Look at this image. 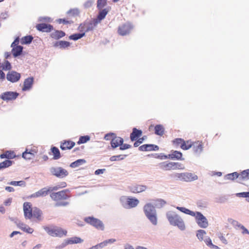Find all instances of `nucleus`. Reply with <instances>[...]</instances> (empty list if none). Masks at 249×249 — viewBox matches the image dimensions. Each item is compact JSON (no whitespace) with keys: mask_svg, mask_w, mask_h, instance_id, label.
<instances>
[{"mask_svg":"<svg viewBox=\"0 0 249 249\" xmlns=\"http://www.w3.org/2000/svg\"><path fill=\"white\" fill-rule=\"evenodd\" d=\"M70 43L68 41H60L57 42L55 44L54 46L57 47L59 46L61 48H65L70 46Z\"/></svg>","mask_w":249,"mask_h":249,"instance_id":"35","label":"nucleus"},{"mask_svg":"<svg viewBox=\"0 0 249 249\" xmlns=\"http://www.w3.org/2000/svg\"><path fill=\"white\" fill-rule=\"evenodd\" d=\"M75 144V142L72 141H64L61 142L60 147L62 150H70L74 146Z\"/></svg>","mask_w":249,"mask_h":249,"instance_id":"17","label":"nucleus"},{"mask_svg":"<svg viewBox=\"0 0 249 249\" xmlns=\"http://www.w3.org/2000/svg\"><path fill=\"white\" fill-rule=\"evenodd\" d=\"M249 179V169L243 171L239 174V182Z\"/></svg>","mask_w":249,"mask_h":249,"instance_id":"27","label":"nucleus"},{"mask_svg":"<svg viewBox=\"0 0 249 249\" xmlns=\"http://www.w3.org/2000/svg\"><path fill=\"white\" fill-rule=\"evenodd\" d=\"M66 186V182H63L61 185H57L53 187H50L48 188H43L39 190L38 191L31 195L32 197H38L45 196L48 195L49 192H52L53 191H56L59 189L65 187Z\"/></svg>","mask_w":249,"mask_h":249,"instance_id":"6","label":"nucleus"},{"mask_svg":"<svg viewBox=\"0 0 249 249\" xmlns=\"http://www.w3.org/2000/svg\"><path fill=\"white\" fill-rule=\"evenodd\" d=\"M114 134L113 133L107 134L105 136V139L106 140H109L114 137Z\"/></svg>","mask_w":249,"mask_h":249,"instance_id":"56","label":"nucleus"},{"mask_svg":"<svg viewBox=\"0 0 249 249\" xmlns=\"http://www.w3.org/2000/svg\"><path fill=\"white\" fill-rule=\"evenodd\" d=\"M164 132V129L162 125L158 124L155 126V133L156 135L162 136Z\"/></svg>","mask_w":249,"mask_h":249,"instance_id":"31","label":"nucleus"},{"mask_svg":"<svg viewBox=\"0 0 249 249\" xmlns=\"http://www.w3.org/2000/svg\"><path fill=\"white\" fill-rule=\"evenodd\" d=\"M248 192H242L236 194V196L240 197L247 198Z\"/></svg>","mask_w":249,"mask_h":249,"instance_id":"55","label":"nucleus"},{"mask_svg":"<svg viewBox=\"0 0 249 249\" xmlns=\"http://www.w3.org/2000/svg\"><path fill=\"white\" fill-rule=\"evenodd\" d=\"M34 82L33 77H29L26 79L23 83V87H22V90L26 91L29 90L32 87Z\"/></svg>","mask_w":249,"mask_h":249,"instance_id":"21","label":"nucleus"},{"mask_svg":"<svg viewBox=\"0 0 249 249\" xmlns=\"http://www.w3.org/2000/svg\"><path fill=\"white\" fill-rule=\"evenodd\" d=\"M52 199L55 202V207H65L69 204L66 200L70 197L68 191L62 190L55 193H52L50 194Z\"/></svg>","mask_w":249,"mask_h":249,"instance_id":"3","label":"nucleus"},{"mask_svg":"<svg viewBox=\"0 0 249 249\" xmlns=\"http://www.w3.org/2000/svg\"><path fill=\"white\" fill-rule=\"evenodd\" d=\"M51 37L55 39H58L65 36V33L62 31L56 30L52 33Z\"/></svg>","mask_w":249,"mask_h":249,"instance_id":"25","label":"nucleus"},{"mask_svg":"<svg viewBox=\"0 0 249 249\" xmlns=\"http://www.w3.org/2000/svg\"><path fill=\"white\" fill-rule=\"evenodd\" d=\"M33 39V37L31 36H25L21 38V43L22 44H29L32 42Z\"/></svg>","mask_w":249,"mask_h":249,"instance_id":"39","label":"nucleus"},{"mask_svg":"<svg viewBox=\"0 0 249 249\" xmlns=\"http://www.w3.org/2000/svg\"><path fill=\"white\" fill-rule=\"evenodd\" d=\"M204 242L205 243H206V244L209 246L210 248H212V246L213 245L212 242V240L211 239H210V238L208 237L207 238H206L205 240H204Z\"/></svg>","mask_w":249,"mask_h":249,"instance_id":"54","label":"nucleus"},{"mask_svg":"<svg viewBox=\"0 0 249 249\" xmlns=\"http://www.w3.org/2000/svg\"><path fill=\"white\" fill-rule=\"evenodd\" d=\"M5 190L9 192H12L15 191L14 188L10 186H6L5 187Z\"/></svg>","mask_w":249,"mask_h":249,"instance_id":"64","label":"nucleus"},{"mask_svg":"<svg viewBox=\"0 0 249 249\" xmlns=\"http://www.w3.org/2000/svg\"><path fill=\"white\" fill-rule=\"evenodd\" d=\"M83 240L81 238L75 236L67 239L66 240V244L67 245L78 244L81 243L83 242Z\"/></svg>","mask_w":249,"mask_h":249,"instance_id":"24","label":"nucleus"},{"mask_svg":"<svg viewBox=\"0 0 249 249\" xmlns=\"http://www.w3.org/2000/svg\"><path fill=\"white\" fill-rule=\"evenodd\" d=\"M131 28L129 24L124 23L119 26L118 33L121 36H125L130 33Z\"/></svg>","mask_w":249,"mask_h":249,"instance_id":"14","label":"nucleus"},{"mask_svg":"<svg viewBox=\"0 0 249 249\" xmlns=\"http://www.w3.org/2000/svg\"><path fill=\"white\" fill-rule=\"evenodd\" d=\"M176 178L181 181H192L197 179V176L191 173H177L175 175Z\"/></svg>","mask_w":249,"mask_h":249,"instance_id":"8","label":"nucleus"},{"mask_svg":"<svg viewBox=\"0 0 249 249\" xmlns=\"http://www.w3.org/2000/svg\"><path fill=\"white\" fill-rule=\"evenodd\" d=\"M85 162H86V160H83V159L78 160L72 162L70 166L72 168H75V167H77L80 166V165L83 164V163H85Z\"/></svg>","mask_w":249,"mask_h":249,"instance_id":"36","label":"nucleus"},{"mask_svg":"<svg viewBox=\"0 0 249 249\" xmlns=\"http://www.w3.org/2000/svg\"><path fill=\"white\" fill-rule=\"evenodd\" d=\"M51 172L53 175L60 178L65 177L68 174L67 171L61 167H52Z\"/></svg>","mask_w":249,"mask_h":249,"instance_id":"12","label":"nucleus"},{"mask_svg":"<svg viewBox=\"0 0 249 249\" xmlns=\"http://www.w3.org/2000/svg\"><path fill=\"white\" fill-rule=\"evenodd\" d=\"M16 157V155L14 151H6L4 153L0 155L1 159L6 158L8 159H14Z\"/></svg>","mask_w":249,"mask_h":249,"instance_id":"26","label":"nucleus"},{"mask_svg":"<svg viewBox=\"0 0 249 249\" xmlns=\"http://www.w3.org/2000/svg\"><path fill=\"white\" fill-rule=\"evenodd\" d=\"M107 3V0H98L97 7L98 9H101L104 7Z\"/></svg>","mask_w":249,"mask_h":249,"instance_id":"44","label":"nucleus"},{"mask_svg":"<svg viewBox=\"0 0 249 249\" xmlns=\"http://www.w3.org/2000/svg\"><path fill=\"white\" fill-rule=\"evenodd\" d=\"M19 43V39L18 38H17L12 43L11 47H16V46H18V44Z\"/></svg>","mask_w":249,"mask_h":249,"instance_id":"61","label":"nucleus"},{"mask_svg":"<svg viewBox=\"0 0 249 249\" xmlns=\"http://www.w3.org/2000/svg\"><path fill=\"white\" fill-rule=\"evenodd\" d=\"M140 135V130L134 128L133 131L130 134V139L132 141L136 140Z\"/></svg>","mask_w":249,"mask_h":249,"instance_id":"30","label":"nucleus"},{"mask_svg":"<svg viewBox=\"0 0 249 249\" xmlns=\"http://www.w3.org/2000/svg\"><path fill=\"white\" fill-rule=\"evenodd\" d=\"M124 159V157L122 155H117V156H113L110 157V160L111 161L119 160H123Z\"/></svg>","mask_w":249,"mask_h":249,"instance_id":"48","label":"nucleus"},{"mask_svg":"<svg viewBox=\"0 0 249 249\" xmlns=\"http://www.w3.org/2000/svg\"><path fill=\"white\" fill-rule=\"evenodd\" d=\"M13 161L9 160H5L0 163V170L10 167L12 165Z\"/></svg>","mask_w":249,"mask_h":249,"instance_id":"33","label":"nucleus"},{"mask_svg":"<svg viewBox=\"0 0 249 249\" xmlns=\"http://www.w3.org/2000/svg\"><path fill=\"white\" fill-rule=\"evenodd\" d=\"M12 201V198H9L5 200L4 204L5 206H9L11 204Z\"/></svg>","mask_w":249,"mask_h":249,"instance_id":"59","label":"nucleus"},{"mask_svg":"<svg viewBox=\"0 0 249 249\" xmlns=\"http://www.w3.org/2000/svg\"><path fill=\"white\" fill-rule=\"evenodd\" d=\"M84 36H85V33H82L81 32V33L74 34L71 35L69 36V38L71 40H77L79 39H80Z\"/></svg>","mask_w":249,"mask_h":249,"instance_id":"38","label":"nucleus"},{"mask_svg":"<svg viewBox=\"0 0 249 249\" xmlns=\"http://www.w3.org/2000/svg\"><path fill=\"white\" fill-rule=\"evenodd\" d=\"M2 67V69L5 71L10 70L12 68L11 64L8 61H5Z\"/></svg>","mask_w":249,"mask_h":249,"instance_id":"47","label":"nucleus"},{"mask_svg":"<svg viewBox=\"0 0 249 249\" xmlns=\"http://www.w3.org/2000/svg\"><path fill=\"white\" fill-rule=\"evenodd\" d=\"M5 77V73L0 70V81H3Z\"/></svg>","mask_w":249,"mask_h":249,"instance_id":"62","label":"nucleus"},{"mask_svg":"<svg viewBox=\"0 0 249 249\" xmlns=\"http://www.w3.org/2000/svg\"><path fill=\"white\" fill-rule=\"evenodd\" d=\"M90 140L89 136L87 135V136H81L79 138V141L77 142V143L78 144H80L82 143H84L88 142Z\"/></svg>","mask_w":249,"mask_h":249,"instance_id":"42","label":"nucleus"},{"mask_svg":"<svg viewBox=\"0 0 249 249\" xmlns=\"http://www.w3.org/2000/svg\"><path fill=\"white\" fill-rule=\"evenodd\" d=\"M57 22L59 23H63V24H71L72 23V21L71 20H68L66 19H63V18H59L57 20Z\"/></svg>","mask_w":249,"mask_h":249,"instance_id":"50","label":"nucleus"},{"mask_svg":"<svg viewBox=\"0 0 249 249\" xmlns=\"http://www.w3.org/2000/svg\"><path fill=\"white\" fill-rule=\"evenodd\" d=\"M37 30L43 32H50L53 30V26L51 24L46 23H40L36 25Z\"/></svg>","mask_w":249,"mask_h":249,"instance_id":"16","label":"nucleus"},{"mask_svg":"<svg viewBox=\"0 0 249 249\" xmlns=\"http://www.w3.org/2000/svg\"><path fill=\"white\" fill-rule=\"evenodd\" d=\"M96 25L97 24L95 21L84 22L80 24L78 27V30L80 32L85 34L86 32L92 30Z\"/></svg>","mask_w":249,"mask_h":249,"instance_id":"10","label":"nucleus"},{"mask_svg":"<svg viewBox=\"0 0 249 249\" xmlns=\"http://www.w3.org/2000/svg\"><path fill=\"white\" fill-rule=\"evenodd\" d=\"M169 158L172 160H184L182 158V154L181 152L178 151H173L172 153L168 155V156H165V159Z\"/></svg>","mask_w":249,"mask_h":249,"instance_id":"18","label":"nucleus"},{"mask_svg":"<svg viewBox=\"0 0 249 249\" xmlns=\"http://www.w3.org/2000/svg\"><path fill=\"white\" fill-rule=\"evenodd\" d=\"M43 229L49 235L52 236L62 237L66 236L67 234V231L59 227L45 226Z\"/></svg>","mask_w":249,"mask_h":249,"instance_id":"5","label":"nucleus"},{"mask_svg":"<svg viewBox=\"0 0 249 249\" xmlns=\"http://www.w3.org/2000/svg\"><path fill=\"white\" fill-rule=\"evenodd\" d=\"M139 201V200L133 198H127V204L129 208L134 207L137 206Z\"/></svg>","mask_w":249,"mask_h":249,"instance_id":"29","label":"nucleus"},{"mask_svg":"<svg viewBox=\"0 0 249 249\" xmlns=\"http://www.w3.org/2000/svg\"><path fill=\"white\" fill-rule=\"evenodd\" d=\"M185 167L181 163L173 162V170H183Z\"/></svg>","mask_w":249,"mask_h":249,"instance_id":"41","label":"nucleus"},{"mask_svg":"<svg viewBox=\"0 0 249 249\" xmlns=\"http://www.w3.org/2000/svg\"><path fill=\"white\" fill-rule=\"evenodd\" d=\"M52 152L53 155V159L54 160H58L60 158L61 155L60 151L58 148L56 147H53L51 148Z\"/></svg>","mask_w":249,"mask_h":249,"instance_id":"32","label":"nucleus"},{"mask_svg":"<svg viewBox=\"0 0 249 249\" xmlns=\"http://www.w3.org/2000/svg\"><path fill=\"white\" fill-rule=\"evenodd\" d=\"M159 167L164 171L173 170V162L164 161L159 164Z\"/></svg>","mask_w":249,"mask_h":249,"instance_id":"22","label":"nucleus"},{"mask_svg":"<svg viewBox=\"0 0 249 249\" xmlns=\"http://www.w3.org/2000/svg\"><path fill=\"white\" fill-rule=\"evenodd\" d=\"M105 246H106V245L105 244L104 242L103 241V242H101L98 244L94 246H93L91 248V249H99L104 247Z\"/></svg>","mask_w":249,"mask_h":249,"instance_id":"52","label":"nucleus"},{"mask_svg":"<svg viewBox=\"0 0 249 249\" xmlns=\"http://www.w3.org/2000/svg\"><path fill=\"white\" fill-rule=\"evenodd\" d=\"M237 226L239 227L242 230V233L243 234H249V231L243 226L240 224H238Z\"/></svg>","mask_w":249,"mask_h":249,"instance_id":"49","label":"nucleus"},{"mask_svg":"<svg viewBox=\"0 0 249 249\" xmlns=\"http://www.w3.org/2000/svg\"><path fill=\"white\" fill-rule=\"evenodd\" d=\"M166 217L171 225L177 226L180 230L185 229V225L183 219L176 212L169 211L166 213Z\"/></svg>","mask_w":249,"mask_h":249,"instance_id":"4","label":"nucleus"},{"mask_svg":"<svg viewBox=\"0 0 249 249\" xmlns=\"http://www.w3.org/2000/svg\"><path fill=\"white\" fill-rule=\"evenodd\" d=\"M85 221L87 223L93 226L97 229L103 231L104 230V225L103 222L98 219L93 217H88L85 218Z\"/></svg>","mask_w":249,"mask_h":249,"instance_id":"9","label":"nucleus"},{"mask_svg":"<svg viewBox=\"0 0 249 249\" xmlns=\"http://www.w3.org/2000/svg\"><path fill=\"white\" fill-rule=\"evenodd\" d=\"M193 142L190 141H186L184 142L183 144L181 145V148L184 150H186L192 147Z\"/></svg>","mask_w":249,"mask_h":249,"instance_id":"34","label":"nucleus"},{"mask_svg":"<svg viewBox=\"0 0 249 249\" xmlns=\"http://www.w3.org/2000/svg\"><path fill=\"white\" fill-rule=\"evenodd\" d=\"M123 142V139L121 137H113L111 141V145L113 148H116L119 146H121Z\"/></svg>","mask_w":249,"mask_h":249,"instance_id":"23","label":"nucleus"},{"mask_svg":"<svg viewBox=\"0 0 249 249\" xmlns=\"http://www.w3.org/2000/svg\"><path fill=\"white\" fill-rule=\"evenodd\" d=\"M227 179L233 180L235 178L238 179L239 182V174L237 172L229 174L226 176Z\"/></svg>","mask_w":249,"mask_h":249,"instance_id":"37","label":"nucleus"},{"mask_svg":"<svg viewBox=\"0 0 249 249\" xmlns=\"http://www.w3.org/2000/svg\"><path fill=\"white\" fill-rule=\"evenodd\" d=\"M130 147V146L128 144H122V145H121V147H120V149L121 150H124V149H128Z\"/></svg>","mask_w":249,"mask_h":249,"instance_id":"60","label":"nucleus"},{"mask_svg":"<svg viewBox=\"0 0 249 249\" xmlns=\"http://www.w3.org/2000/svg\"><path fill=\"white\" fill-rule=\"evenodd\" d=\"M206 234V232L205 231L199 230L197 231L196 236L200 240L202 241Z\"/></svg>","mask_w":249,"mask_h":249,"instance_id":"45","label":"nucleus"},{"mask_svg":"<svg viewBox=\"0 0 249 249\" xmlns=\"http://www.w3.org/2000/svg\"><path fill=\"white\" fill-rule=\"evenodd\" d=\"M8 184L13 186H25L26 185L25 182L22 180L18 181H12L8 183Z\"/></svg>","mask_w":249,"mask_h":249,"instance_id":"43","label":"nucleus"},{"mask_svg":"<svg viewBox=\"0 0 249 249\" xmlns=\"http://www.w3.org/2000/svg\"><path fill=\"white\" fill-rule=\"evenodd\" d=\"M130 190L132 192L134 193H139L140 192V188L139 186H131L130 187Z\"/></svg>","mask_w":249,"mask_h":249,"instance_id":"53","label":"nucleus"},{"mask_svg":"<svg viewBox=\"0 0 249 249\" xmlns=\"http://www.w3.org/2000/svg\"><path fill=\"white\" fill-rule=\"evenodd\" d=\"M34 156V153H29L28 150H26L22 154V157L26 160H31L33 158Z\"/></svg>","mask_w":249,"mask_h":249,"instance_id":"46","label":"nucleus"},{"mask_svg":"<svg viewBox=\"0 0 249 249\" xmlns=\"http://www.w3.org/2000/svg\"><path fill=\"white\" fill-rule=\"evenodd\" d=\"M184 142V140L182 139L177 138V139H175V140H174L172 142H173V144L175 146H176V147L180 146V147L181 148V145L183 144Z\"/></svg>","mask_w":249,"mask_h":249,"instance_id":"40","label":"nucleus"},{"mask_svg":"<svg viewBox=\"0 0 249 249\" xmlns=\"http://www.w3.org/2000/svg\"><path fill=\"white\" fill-rule=\"evenodd\" d=\"M116 241V240L114 239H110L108 240H106L104 241V243L106 246H107L108 244H112Z\"/></svg>","mask_w":249,"mask_h":249,"instance_id":"58","label":"nucleus"},{"mask_svg":"<svg viewBox=\"0 0 249 249\" xmlns=\"http://www.w3.org/2000/svg\"><path fill=\"white\" fill-rule=\"evenodd\" d=\"M23 210L25 219H33L37 221H41L43 219L42 211L36 207L32 208V204L30 202H24L23 205Z\"/></svg>","mask_w":249,"mask_h":249,"instance_id":"1","label":"nucleus"},{"mask_svg":"<svg viewBox=\"0 0 249 249\" xmlns=\"http://www.w3.org/2000/svg\"><path fill=\"white\" fill-rule=\"evenodd\" d=\"M22 49L23 47L21 46H17L16 47H13L12 53L15 57H17L21 54L22 51Z\"/></svg>","mask_w":249,"mask_h":249,"instance_id":"28","label":"nucleus"},{"mask_svg":"<svg viewBox=\"0 0 249 249\" xmlns=\"http://www.w3.org/2000/svg\"><path fill=\"white\" fill-rule=\"evenodd\" d=\"M144 211L146 216L151 223L154 225H157V219L154 207L151 204H148L144 206Z\"/></svg>","mask_w":249,"mask_h":249,"instance_id":"7","label":"nucleus"},{"mask_svg":"<svg viewBox=\"0 0 249 249\" xmlns=\"http://www.w3.org/2000/svg\"><path fill=\"white\" fill-rule=\"evenodd\" d=\"M219 238L220 240L224 244H227L228 242L227 240L226 239V238L223 236H221L219 237Z\"/></svg>","mask_w":249,"mask_h":249,"instance_id":"63","label":"nucleus"},{"mask_svg":"<svg viewBox=\"0 0 249 249\" xmlns=\"http://www.w3.org/2000/svg\"><path fill=\"white\" fill-rule=\"evenodd\" d=\"M99 12L97 16V18L96 19L95 22L97 24L100 22V21L104 19L110 10V8L107 7L104 9H99Z\"/></svg>","mask_w":249,"mask_h":249,"instance_id":"15","label":"nucleus"},{"mask_svg":"<svg viewBox=\"0 0 249 249\" xmlns=\"http://www.w3.org/2000/svg\"><path fill=\"white\" fill-rule=\"evenodd\" d=\"M22 231L28 233H32L34 232V229L33 228H30L27 225H25V229H23Z\"/></svg>","mask_w":249,"mask_h":249,"instance_id":"51","label":"nucleus"},{"mask_svg":"<svg viewBox=\"0 0 249 249\" xmlns=\"http://www.w3.org/2000/svg\"><path fill=\"white\" fill-rule=\"evenodd\" d=\"M19 94L17 92L6 91L2 93L0 95V98L3 101H9L16 99Z\"/></svg>","mask_w":249,"mask_h":249,"instance_id":"11","label":"nucleus"},{"mask_svg":"<svg viewBox=\"0 0 249 249\" xmlns=\"http://www.w3.org/2000/svg\"><path fill=\"white\" fill-rule=\"evenodd\" d=\"M192 147L193 152L195 153L196 154H200L203 150V143L200 141H197L194 142H193Z\"/></svg>","mask_w":249,"mask_h":249,"instance_id":"19","label":"nucleus"},{"mask_svg":"<svg viewBox=\"0 0 249 249\" xmlns=\"http://www.w3.org/2000/svg\"><path fill=\"white\" fill-rule=\"evenodd\" d=\"M20 74L16 71H10L6 75V78L11 82L15 83L18 82L20 78Z\"/></svg>","mask_w":249,"mask_h":249,"instance_id":"13","label":"nucleus"},{"mask_svg":"<svg viewBox=\"0 0 249 249\" xmlns=\"http://www.w3.org/2000/svg\"><path fill=\"white\" fill-rule=\"evenodd\" d=\"M176 208L180 212L195 217L197 225L202 228H206L208 225V221L207 218L199 212H194L185 207H177Z\"/></svg>","mask_w":249,"mask_h":249,"instance_id":"2","label":"nucleus"},{"mask_svg":"<svg viewBox=\"0 0 249 249\" xmlns=\"http://www.w3.org/2000/svg\"><path fill=\"white\" fill-rule=\"evenodd\" d=\"M26 225V224L21 222H19L17 224V226L21 230H23V229H25Z\"/></svg>","mask_w":249,"mask_h":249,"instance_id":"57","label":"nucleus"},{"mask_svg":"<svg viewBox=\"0 0 249 249\" xmlns=\"http://www.w3.org/2000/svg\"><path fill=\"white\" fill-rule=\"evenodd\" d=\"M159 149V146L155 144H146L141 145V151H158Z\"/></svg>","mask_w":249,"mask_h":249,"instance_id":"20","label":"nucleus"}]
</instances>
